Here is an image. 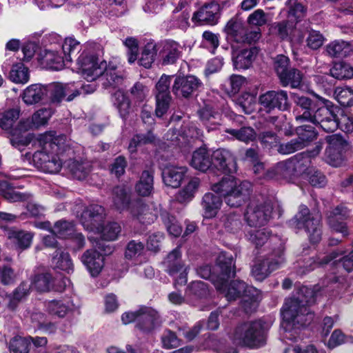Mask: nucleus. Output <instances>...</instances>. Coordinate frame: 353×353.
I'll return each mask as SVG.
<instances>
[{"label":"nucleus","instance_id":"nucleus-1","mask_svg":"<svg viewBox=\"0 0 353 353\" xmlns=\"http://www.w3.org/2000/svg\"><path fill=\"white\" fill-rule=\"evenodd\" d=\"M37 142L40 150L33 154L34 163L44 172L58 173L62 167V159L59 154L65 152L70 146L67 137L64 134L57 135L55 132H48L39 134Z\"/></svg>","mask_w":353,"mask_h":353},{"label":"nucleus","instance_id":"nucleus-2","mask_svg":"<svg viewBox=\"0 0 353 353\" xmlns=\"http://www.w3.org/2000/svg\"><path fill=\"white\" fill-rule=\"evenodd\" d=\"M293 113L299 122L308 121L320 126L326 132H332L337 128L334 112L328 108L319 107L317 103L307 97L294 94Z\"/></svg>","mask_w":353,"mask_h":353},{"label":"nucleus","instance_id":"nucleus-3","mask_svg":"<svg viewBox=\"0 0 353 353\" xmlns=\"http://www.w3.org/2000/svg\"><path fill=\"white\" fill-rule=\"evenodd\" d=\"M217 264L219 273L217 278L214 280V285L216 290L225 294L228 300H234L241 294L244 296L256 289L247 287L245 283L235 280L228 285V281L235 276V264L232 254L221 252L217 258Z\"/></svg>","mask_w":353,"mask_h":353},{"label":"nucleus","instance_id":"nucleus-4","mask_svg":"<svg viewBox=\"0 0 353 353\" xmlns=\"http://www.w3.org/2000/svg\"><path fill=\"white\" fill-rule=\"evenodd\" d=\"M211 190L220 194L225 204L231 208H239L244 204L252 193V185L248 181L237 184L231 176L223 177L211 185Z\"/></svg>","mask_w":353,"mask_h":353},{"label":"nucleus","instance_id":"nucleus-5","mask_svg":"<svg viewBox=\"0 0 353 353\" xmlns=\"http://www.w3.org/2000/svg\"><path fill=\"white\" fill-rule=\"evenodd\" d=\"M230 337L236 345L256 349L266 343L267 334L264 323L260 320H256L238 324Z\"/></svg>","mask_w":353,"mask_h":353},{"label":"nucleus","instance_id":"nucleus-6","mask_svg":"<svg viewBox=\"0 0 353 353\" xmlns=\"http://www.w3.org/2000/svg\"><path fill=\"white\" fill-rule=\"evenodd\" d=\"M313 302L312 299L303 298L302 294L286 299L281 311L283 320L297 328L309 324L314 314L310 311L308 305Z\"/></svg>","mask_w":353,"mask_h":353},{"label":"nucleus","instance_id":"nucleus-7","mask_svg":"<svg viewBox=\"0 0 353 353\" xmlns=\"http://www.w3.org/2000/svg\"><path fill=\"white\" fill-rule=\"evenodd\" d=\"M289 224L294 229H303L311 243H316L321 240V214L319 212H311L305 205L299 206L298 212L289 221Z\"/></svg>","mask_w":353,"mask_h":353},{"label":"nucleus","instance_id":"nucleus-8","mask_svg":"<svg viewBox=\"0 0 353 353\" xmlns=\"http://www.w3.org/2000/svg\"><path fill=\"white\" fill-rule=\"evenodd\" d=\"M105 79L103 85L105 88L117 89L112 93V101L118 110L120 116L125 119L130 111V101L121 88L123 85V77L114 68H108L104 73Z\"/></svg>","mask_w":353,"mask_h":353},{"label":"nucleus","instance_id":"nucleus-9","mask_svg":"<svg viewBox=\"0 0 353 353\" xmlns=\"http://www.w3.org/2000/svg\"><path fill=\"white\" fill-rule=\"evenodd\" d=\"M272 210L270 202L252 201L247 207L245 219L252 227L263 226L270 219Z\"/></svg>","mask_w":353,"mask_h":353},{"label":"nucleus","instance_id":"nucleus-10","mask_svg":"<svg viewBox=\"0 0 353 353\" xmlns=\"http://www.w3.org/2000/svg\"><path fill=\"white\" fill-rule=\"evenodd\" d=\"M322 148L323 143L318 142L312 150L299 153L290 159L296 177L312 172L314 167L311 166L312 159L320 153Z\"/></svg>","mask_w":353,"mask_h":353},{"label":"nucleus","instance_id":"nucleus-11","mask_svg":"<svg viewBox=\"0 0 353 353\" xmlns=\"http://www.w3.org/2000/svg\"><path fill=\"white\" fill-rule=\"evenodd\" d=\"M259 103L267 112L275 109L285 111L290 107L288 93L282 90H270L261 94L259 97Z\"/></svg>","mask_w":353,"mask_h":353},{"label":"nucleus","instance_id":"nucleus-12","mask_svg":"<svg viewBox=\"0 0 353 353\" xmlns=\"http://www.w3.org/2000/svg\"><path fill=\"white\" fill-rule=\"evenodd\" d=\"M327 146L325 151L326 161L332 166H338L342 161V154L347 150L348 143L340 134H332L325 137Z\"/></svg>","mask_w":353,"mask_h":353},{"label":"nucleus","instance_id":"nucleus-13","mask_svg":"<svg viewBox=\"0 0 353 353\" xmlns=\"http://www.w3.org/2000/svg\"><path fill=\"white\" fill-rule=\"evenodd\" d=\"M81 61L82 75L87 81H95L107 70V62L94 54L82 57Z\"/></svg>","mask_w":353,"mask_h":353},{"label":"nucleus","instance_id":"nucleus-14","mask_svg":"<svg viewBox=\"0 0 353 353\" xmlns=\"http://www.w3.org/2000/svg\"><path fill=\"white\" fill-rule=\"evenodd\" d=\"M350 210L346 206L340 204L326 213V221L330 228L336 232L341 233L343 236L349 234L345 220L350 216Z\"/></svg>","mask_w":353,"mask_h":353},{"label":"nucleus","instance_id":"nucleus-15","mask_svg":"<svg viewBox=\"0 0 353 353\" xmlns=\"http://www.w3.org/2000/svg\"><path fill=\"white\" fill-rule=\"evenodd\" d=\"M202 85L201 81L194 75L176 77L172 87V92L176 97L187 99Z\"/></svg>","mask_w":353,"mask_h":353},{"label":"nucleus","instance_id":"nucleus-16","mask_svg":"<svg viewBox=\"0 0 353 353\" xmlns=\"http://www.w3.org/2000/svg\"><path fill=\"white\" fill-rule=\"evenodd\" d=\"M163 264L166 271L171 276L179 273L176 282L179 285H184L187 282L186 268L181 261V252L179 248H176L171 251L165 259Z\"/></svg>","mask_w":353,"mask_h":353},{"label":"nucleus","instance_id":"nucleus-17","mask_svg":"<svg viewBox=\"0 0 353 353\" xmlns=\"http://www.w3.org/2000/svg\"><path fill=\"white\" fill-rule=\"evenodd\" d=\"M105 217L103 207L97 204L88 206L81 214V223L88 230H100Z\"/></svg>","mask_w":353,"mask_h":353},{"label":"nucleus","instance_id":"nucleus-18","mask_svg":"<svg viewBox=\"0 0 353 353\" xmlns=\"http://www.w3.org/2000/svg\"><path fill=\"white\" fill-rule=\"evenodd\" d=\"M163 65H171L176 62L182 54V47L174 41H165L157 45Z\"/></svg>","mask_w":353,"mask_h":353},{"label":"nucleus","instance_id":"nucleus-19","mask_svg":"<svg viewBox=\"0 0 353 353\" xmlns=\"http://www.w3.org/2000/svg\"><path fill=\"white\" fill-rule=\"evenodd\" d=\"M219 11L220 6L217 3L212 1L205 3L198 11L193 14L192 20L194 22L214 25L218 22Z\"/></svg>","mask_w":353,"mask_h":353},{"label":"nucleus","instance_id":"nucleus-20","mask_svg":"<svg viewBox=\"0 0 353 353\" xmlns=\"http://www.w3.org/2000/svg\"><path fill=\"white\" fill-rule=\"evenodd\" d=\"M159 323L158 312L149 307L141 306L138 310L136 327L142 332H150Z\"/></svg>","mask_w":353,"mask_h":353},{"label":"nucleus","instance_id":"nucleus-21","mask_svg":"<svg viewBox=\"0 0 353 353\" xmlns=\"http://www.w3.org/2000/svg\"><path fill=\"white\" fill-rule=\"evenodd\" d=\"M81 261L92 276H98L104 265L103 255L94 249L86 250Z\"/></svg>","mask_w":353,"mask_h":353},{"label":"nucleus","instance_id":"nucleus-22","mask_svg":"<svg viewBox=\"0 0 353 353\" xmlns=\"http://www.w3.org/2000/svg\"><path fill=\"white\" fill-rule=\"evenodd\" d=\"M212 168L223 172H230L235 168V160L232 153L225 149H219L212 152Z\"/></svg>","mask_w":353,"mask_h":353},{"label":"nucleus","instance_id":"nucleus-23","mask_svg":"<svg viewBox=\"0 0 353 353\" xmlns=\"http://www.w3.org/2000/svg\"><path fill=\"white\" fill-rule=\"evenodd\" d=\"M265 179H285L287 181L295 178V174L290 159L276 163L274 166L267 170L265 174Z\"/></svg>","mask_w":353,"mask_h":353},{"label":"nucleus","instance_id":"nucleus-24","mask_svg":"<svg viewBox=\"0 0 353 353\" xmlns=\"http://www.w3.org/2000/svg\"><path fill=\"white\" fill-rule=\"evenodd\" d=\"M188 168L184 166L168 165L162 171L163 183L173 188H179L186 174Z\"/></svg>","mask_w":353,"mask_h":353},{"label":"nucleus","instance_id":"nucleus-25","mask_svg":"<svg viewBox=\"0 0 353 353\" xmlns=\"http://www.w3.org/2000/svg\"><path fill=\"white\" fill-rule=\"evenodd\" d=\"M130 212L132 215L143 224H150L157 218V210L141 201L134 203Z\"/></svg>","mask_w":353,"mask_h":353},{"label":"nucleus","instance_id":"nucleus-26","mask_svg":"<svg viewBox=\"0 0 353 353\" xmlns=\"http://www.w3.org/2000/svg\"><path fill=\"white\" fill-rule=\"evenodd\" d=\"M223 203L222 199L212 192L205 193L201 200V208L203 216L212 219L216 216Z\"/></svg>","mask_w":353,"mask_h":353},{"label":"nucleus","instance_id":"nucleus-27","mask_svg":"<svg viewBox=\"0 0 353 353\" xmlns=\"http://www.w3.org/2000/svg\"><path fill=\"white\" fill-rule=\"evenodd\" d=\"M212 153L205 148H199L192 157L190 165L196 170L206 172L212 168Z\"/></svg>","mask_w":353,"mask_h":353},{"label":"nucleus","instance_id":"nucleus-28","mask_svg":"<svg viewBox=\"0 0 353 353\" xmlns=\"http://www.w3.org/2000/svg\"><path fill=\"white\" fill-rule=\"evenodd\" d=\"M258 53L259 50L256 47L241 50L237 55L233 58L234 68L237 70L248 69L252 66Z\"/></svg>","mask_w":353,"mask_h":353},{"label":"nucleus","instance_id":"nucleus-29","mask_svg":"<svg viewBox=\"0 0 353 353\" xmlns=\"http://www.w3.org/2000/svg\"><path fill=\"white\" fill-rule=\"evenodd\" d=\"M7 236L17 249L23 250L30 246L33 234L25 230L10 229L7 232Z\"/></svg>","mask_w":353,"mask_h":353},{"label":"nucleus","instance_id":"nucleus-30","mask_svg":"<svg viewBox=\"0 0 353 353\" xmlns=\"http://www.w3.org/2000/svg\"><path fill=\"white\" fill-rule=\"evenodd\" d=\"M197 113L200 120L206 126L208 131L215 130L216 126L220 123V113L214 110V108L209 105H205L200 108Z\"/></svg>","mask_w":353,"mask_h":353},{"label":"nucleus","instance_id":"nucleus-31","mask_svg":"<svg viewBox=\"0 0 353 353\" xmlns=\"http://www.w3.org/2000/svg\"><path fill=\"white\" fill-rule=\"evenodd\" d=\"M186 2L181 1L179 5L172 11L170 19L171 26L185 30L189 27V19L190 17V12L187 9H184Z\"/></svg>","mask_w":353,"mask_h":353},{"label":"nucleus","instance_id":"nucleus-32","mask_svg":"<svg viewBox=\"0 0 353 353\" xmlns=\"http://www.w3.org/2000/svg\"><path fill=\"white\" fill-rule=\"evenodd\" d=\"M48 94V88L41 84H32L26 88L22 95L24 103L33 105L41 101Z\"/></svg>","mask_w":353,"mask_h":353},{"label":"nucleus","instance_id":"nucleus-33","mask_svg":"<svg viewBox=\"0 0 353 353\" xmlns=\"http://www.w3.org/2000/svg\"><path fill=\"white\" fill-rule=\"evenodd\" d=\"M283 261L279 259L276 262L268 263L266 260H258L252 268V276L258 281L264 280L272 272L278 269V265Z\"/></svg>","mask_w":353,"mask_h":353},{"label":"nucleus","instance_id":"nucleus-34","mask_svg":"<svg viewBox=\"0 0 353 353\" xmlns=\"http://www.w3.org/2000/svg\"><path fill=\"white\" fill-rule=\"evenodd\" d=\"M352 51V45L343 40H335L325 47L327 55L332 58H343L348 56Z\"/></svg>","mask_w":353,"mask_h":353},{"label":"nucleus","instance_id":"nucleus-35","mask_svg":"<svg viewBox=\"0 0 353 353\" xmlns=\"http://www.w3.org/2000/svg\"><path fill=\"white\" fill-rule=\"evenodd\" d=\"M245 28L243 24L237 19H232L226 24L224 32L227 38L237 43H241L245 34Z\"/></svg>","mask_w":353,"mask_h":353},{"label":"nucleus","instance_id":"nucleus-36","mask_svg":"<svg viewBox=\"0 0 353 353\" xmlns=\"http://www.w3.org/2000/svg\"><path fill=\"white\" fill-rule=\"evenodd\" d=\"M68 170L74 178L83 180L91 171V164L87 161H71L68 165Z\"/></svg>","mask_w":353,"mask_h":353},{"label":"nucleus","instance_id":"nucleus-37","mask_svg":"<svg viewBox=\"0 0 353 353\" xmlns=\"http://www.w3.org/2000/svg\"><path fill=\"white\" fill-rule=\"evenodd\" d=\"M54 267L68 273L73 271L74 265L70 254L61 249H57L52 257Z\"/></svg>","mask_w":353,"mask_h":353},{"label":"nucleus","instance_id":"nucleus-38","mask_svg":"<svg viewBox=\"0 0 353 353\" xmlns=\"http://www.w3.org/2000/svg\"><path fill=\"white\" fill-rule=\"evenodd\" d=\"M154 177L150 171L144 170L140 177L139 182L136 185V191L143 196H149L153 190Z\"/></svg>","mask_w":353,"mask_h":353},{"label":"nucleus","instance_id":"nucleus-39","mask_svg":"<svg viewBox=\"0 0 353 353\" xmlns=\"http://www.w3.org/2000/svg\"><path fill=\"white\" fill-rule=\"evenodd\" d=\"M157 52V45L154 42H148L143 48L141 57L138 60L139 65L145 68H150L154 61Z\"/></svg>","mask_w":353,"mask_h":353},{"label":"nucleus","instance_id":"nucleus-40","mask_svg":"<svg viewBox=\"0 0 353 353\" xmlns=\"http://www.w3.org/2000/svg\"><path fill=\"white\" fill-rule=\"evenodd\" d=\"M199 184L200 180L199 178H192L188 184L185 185L184 188L179 192L176 196L177 200L180 203H184L190 201L194 196Z\"/></svg>","mask_w":353,"mask_h":353},{"label":"nucleus","instance_id":"nucleus-41","mask_svg":"<svg viewBox=\"0 0 353 353\" xmlns=\"http://www.w3.org/2000/svg\"><path fill=\"white\" fill-rule=\"evenodd\" d=\"M154 141L155 136L151 131H148L145 134H135L130 141L128 150L130 153H134L137 151L139 148L152 143Z\"/></svg>","mask_w":353,"mask_h":353},{"label":"nucleus","instance_id":"nucleus-42","mask_svg":"<svg viewBox=\"0 0 353 353\" xmlns=\"http://www.w3.org/2000/svg\"><path fill=\"white\" fill-rule=\"evenodd\" d=\"M53 278L49 273H42L34 276L30 287L39 292H48L52 288Z\"/></svg>","mask_w":353,"mask_h":353},{"label":"nucleus","instance_id":"nucleus-43","mask_svg":"<svg viewBox=\"0 0 353 353\" xmlns=\"http://www.w3.org/2000/svg\"><path fill=\"white\" fill-rule=\"evenodd\" d=\"M225 132L236 139L245 143L252 141L256 138V132L251 127L243 126L240 129L226 128Z\"/></svg>","mask_w":353,"mask_h":353},{"label":"nucleus","instance_id":"nucleus-44","mask_svg":"<svg viewBox=\"0 0 353 353\" xmlns=\"http://www.w3.org/2000/svg\"><path fill=\"white\" fill-rule=\"evenodd\" d=\"M20 110L19 109H11L2 114H0V128L4 130H10L12 134L14 124L19 119Z\"/></svg>","mask_w":353,"mask_h":353},{"label":"nucleus","instance_id":"nucleus-45","mask_svg":"<svg viewBox=\"0 0 353 353\" xmlns=\"http://www.w3.org/2000/svg\"><path fill=\"white\" fill-rule=\"evenodd\" d=\"M330 72L332 77L337 79L353 78V67L345 62L336 63Z\"/></svg>","mask_w":353,"mask_h":353},{"label":"nucleus","instance_id":"nucleus-46","mask_svg":"<svg viewBox=\"0 0 353 353\" xmlns=\"http://www.w3.org/2000/svg\"><path fill=\"white\" fill-rule=\"evenodd\" d=\"M9 77L10 80L14 83H26L29 80L28 68L22 63L14 64L12 67Z\"/></svg>","mask_w":353,"mask_h":353},{"label":"nucleus","instance_id":"nucleus-47","mask_svg":"<svg viewBox=\"0 0 353 353\" xmlns=\"http://www.w3.org/2000/svg\"><path fill=\"white\" fill-rule=\"evenodd\" d=\"M53 234L59 238H67L72 236L74 232V224L65 220L57 221L52 229Z\"/></svg>","mask_w":353,"mask_h":353},{"label":"nucleus","instance_id":"nucleus-48","mask_svg":"<svg viewBox=\"0 0 353 353\" xmlns=\"http://www.w3.org/2000/svg\"><path fill=\"white\" fill-rule=\"evenodd\" d=\"M334 94L337 101L344 107L353 105V90L349 87H337Z\"/></svg>","mask_w":353,"mask_h":353},{"label":"nucleus","instance_id":"nucleus-49","mask_svg":"<svg viewBox=\"0 0 353 353\" xmlns=\"http://www.w3.org/2000/svg\"><path fill=\"white\" fill-rule=\"evenodd\" d=\"M46 309L51 315L63 318L71 310V306L61 301L52 300L46 303Z\"/></svg>","mask_w":353,"mask_h":353},{"label":"nucleus","instance_id":"nucleus-50","mask_svg":"<svg viewBox=\"0 0 353 353\" xmlns=\"http://www.w3.org/2000/svg\"><path fill=\"white\" fill-rule=\"evenodd\" d=\"M44 60L52 68L57 70L62 69L65 62H67L65 56L63 57L57 51L50 49L46 50Z\"/></svg>","mask_w":353,"mask_h":353},{"label":"nucleus","instance_id":"nucleus-51","mask_svg":"<svg viewBox=\"0 0 353 353\" xmlns=\"http://www.w3.org/2000/svg\"><path fill=\"white\" fill-rule=\"evenodd\" d=\"M101 233L103 239L106 241H114L117 239L119 234L121 232V228L119 223L112 222L109 223L105 226L101 224L100 230H95Z\"/></svg>","mask_w":353,"mask_h":353},{"label":"nucleus","instance_id":"nucleus-52","mask_svg":"<svg viewBox=\"0 0 353 353\" xmlns=\"http://www.w3.org/2000/svg\"><path fill=\"white\" fill-rule=\"evenodd\" d=\"M301 81L302 74L299 70L295 68H290L280 79V82L283 86L290 85L293 88L299 86Z\"/></svg>","mask_w":353,"mask_h":353},{"label":"nucleus","instance_id":"nucleus-53","mask_svg":"<svg viewBox=\"0 0 353 353\" xmlns=\"http://www.w3.org/2000/svg\"><path fill=\"white\" fill-rule=\"evenodd\" d=\"M62 51L67 62L72 60L80 51L79 43L72 38H66L62 45Z\"/></svg>","mask_w":353,"mask_h":353},{"label":"nucleus","instance_id":"nucleus-54","mask_svg":"<svg viewBox=\"0 0 353 353\" xmlns=\"http://www.w3.org/2000/svg\"><path fill=\"white\" fill-rule=\"evenodd\" d=\"M30 339L21 336L14 337L9 343L10 353H28Z\"/></svg>","mask_w":353,"mask_h":353},{"label":"nucleus","instance_id":"nucleus-55","mask_svg":"<svg viewBox=\"0 0 353 353\" xmlns=\"http://www.w3.org/2000/svg\"><path fill=\"white\" fill-rule=\"evenodd\" d=\"M113 203L116 208L119 210H124L129 203V197L126 192L122 187H115L113 189Z\"/></svg>","mask_w":353,"mask_h":353},{"label":"nucleus","instance_id":"nucleus-56","mask_svg":"<svg viewBox=\"0 0 353 353\" xmlns=\"http://www.w3.org/2000/svg\"><path fill=\"white\" fill-rule=\"evenodd\" d=\"M3 196L10 202H22L30 200L32 194L28 192H21L12 188H8L2 191Z\"/></svg>","mask_w":353,"mask_h":353},{"label":"nucleus","instance_id":"nucleus-57","mask_svg":"<svg viewBox=\"0 0 353 353\" xmlns=\"http://www.w3.org/2000/svg\"><path fill=\"white\" fill-rule=\"evenodd\" d=\"M225 229L230 232H236L242 225L241 216L236 214H230L223 217Z\"/></svg>","mask_w":353,"mask_h":353},{"label":"nucleus","instance_id":"nucleus-58","mask_svg":"<svg viewBox=\"0 0 353 353\" xmlns=\"http://www.w3.org/2000/svg\"><path fill=\"white\" fill-rule=\"evenodd\" d=\"M298 137L297 139L303 144L304 148L309 142L316 138V132L314 128L311 126H302L296 130Z\"/></svg>","mask_w":353,"mask_h":353},{"label":"nucleus","instance_id":"nucleus-59","mask_svg":"<svg viewBox=\"0 0 353 353\" xmlns=\"http://www.w3.org/2000/svg\"><path fill=\"white\" fill-rule=\"evenodd\" d=\"M241 306L245 312L250 314L256 311L258 307V293L257 291H252L250 293L244 294Z\"/></svg>","mask_w":353,"mask_h":353},{"label":"nucleus","instance_id":"nucleus-60","mask_svg":"<svg viewBox=\"0 0 353 353\" xmlns=\"http://www.w3.org/2000/svg\"><path fill=\"white\" fill-rule=\"evenodd\" d=\"M155 113L158 117H163L168 110L172 100L170 94H156Z\"/></svg>","mask_w":353,"mask_h":353},{"label":"nucleus","instance_id":"nucleus-61","mask_svg":"<svg viewBox=\"0 0 353 353\" xmlns=\"http://www.w3.org/2000/svg\"><path fill=\"white\" fill-rule=\"evenodd\" d=\"M53 114L51 108H41L34 112L32 117V123L34 128H39L46 125Z\"/></svg>","mask_w":353,"mask_h":353},{"label":"nucleus","instance_id":"nucleus-62","mask_svg":"<svg viewBox=\"0 0 353 353\" xmlns=\"http://www.w3.org/2000/svg\"><path fill=\"white\" fill-rule=\"evenodd\" d=\"M270 237V232L266 229L253 230L249 232L248 239L256 248L264 245Z\"/></svg>","mask_w":353,"mask_h":353},{"label":"nucleus","instance_id":"nucleus-63","mask_svg":"<svg viewBox=\"0 0 353 353\" xmlns=\"http://www.w3.org/2000/svg\"><path fill=\"white\" fill-rule=\"evenodd\" d=\"M161 219L166 226L168 232L174 236H178L181 234L182 228L178 224L174 217L170 216L167 212L161 214Z\"/></svg>","mask_w":353,"mask_h":353},{"label":"nucleus","instance_id":"nucleus-64","mask_svg":"<svg viewBox=\"0 0 353 353\" xmlns=\"http://www.w3.org/2000/svg\"><path fill=\"white\" fill-rule=\"evenodd\" d=\"M32 322L35 323L39 329L43 330L45 332L50 333L55 331V325L51 323L46 321L44 314L41 312L33 313L31 316Z\"/></svg>","mask_w":353,"mask_h":353}]
</instances>
